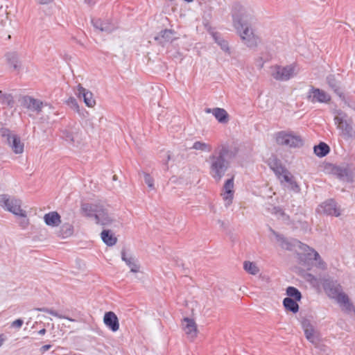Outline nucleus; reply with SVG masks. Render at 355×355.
<instances>
[{
	"label": "nucleus",
	"instance_id": "obj_1",
	"mask_svg": "<svg viewBox=\"0 0 355 355\" xmlns=\"http://www.w3.org/2000/svg\"><path fill=\"white\" fill-rule=\"evenodd\" d=\"M233 25L243 43L250 48L257 45V37L250 29L252 15L239 3H234L232 9Z\"/></svg>",
	"mask_w": 355,
	"mask_h": 355
},
{
	"label": "nucleus",
	"instance_id": "obj_2",
	"mask_svg": "<svg viewBox=\"0 0 355 355\" xmlns=\"http://www.w3.org/2000/svg\"><path fill=\"white\" fill-rule=\"evenodd\" d=\"M21 201L19 199L15 198H10L7 194L0 195V206L15 216L24 218L21 222V226L25 228L28 225V219L26 218V212L21 209Z\"/></svg>",
	"mask_w": 355,
	"mask_h": 355
},
{
	"label": "nucleus",
	"instance_id": "obj_3",
	"mask_svg": "<svg viewBox=\"0 0 355 355\" xmlns=\"http://www.w3.org/2000/svg\"><path fill=\"white\" fill-rule=\"evenodd\" d=\"M209 159L211 161L209 166V174L215 181L219 182L228 169L230 162L218 155H210Z\"/></svg>",
	"mask_w": 355,
	"mask_h": 355
},
{
	"label": "nucleus",
	"instance_id": "obj_4",
	"mask_svg": "<svg viewBox=\"0 0 355 355\" xmlns=\"http://www.w3.org/2000/svg\"><path fill=\"white\" fill-rule=\"evenodd\" d=\"M275 141L278 145L290 148H301L304 146V140L300 135L293 131H279L275 134Z\"/></svg>",
	"mask_w": 355,
	"mask_h": 355
},
{
	"label": "nucleus",
	"instance_id": "obj_5",
	"mask_svg": "<svg viewBox=\"0 0 355 355\" xmlns=\"http://www.w3.org/2000/svg\"><path fill=\"white\" fill-rule=\"evenodd\" d=\"M270 232L275 236L277 241L279 243V246L284 250L292 251L297 246L304 250L309 248L307 245L302 243L297 239L288 240L283 234H279L271 227H270Z\"/></svg>",
	"mask_w": 355,
	"mask_h": 355
},
{
	"label": "nucleus",
	"instance_id": "obj_6",
	"mask_svg": "<svg viewBox=\"0 0 355 355\" xmlns=\"http://www.w3.org/2000/svg\"><path fill=\"white\" fill-rule=\"evenodd\" d=\"M320 214L338 217L340 216V209L335 199L329 198L321 202L316 209Z\"/></svg>",
	"mask_w": 355,
	"mask_h": 355
},
{
	"label": "nucleus",
	"instance_id": "obj_7",
	"mask_svg": "<svg viewBox=\"0 0 355 355\" xmlns=\"http://www.w3.org/2000/svg\"><path fill=\"white\" fill-rule=\"evenodd\" d=\"M306 99L312 103H328L331 98L324 90L311 85L306 94Z\"/></svg>",
	"mask_w": 355,
	"mask_h": 355
},
{
	"label": "nucleus",
	"instance_id": "obj_8",
	"mask_svg": "<svg viewBox=\"0 0 355 355\" xmlns=\"http://www.w3.org/2000/svg\"><path fill=\"white\" fill-rule=\"evenodd\" d=\"M326 169L329 173L334 175L340 180H345L352 182L353 180L352 173L347 166H338L334 164H329L326 166Z\"/></svg>",
	"mask_w": 355,
	"mask_h": 355
},
{
	"label": "nucleus",
	"instance_id": "obj_9",
	"mask_svg": "<svg viewBox=\"0 0 355 355\" xmlns=\"http://www.w3.org/2000/svg\"><path fill=\"white\" fill-rule=\"evenodd\" d=\"M81 211L84 215L88 217H94L96 223H101L103 225L109 224L111 220L108 216L101 218V214L98 213V206L91 203H83L81 205Z\"/></svg>",
	"mask_w": 355,
	"mask_h": 355
},
{
	"label": "nucleus",
	"instance_id": "obj_10",
	"mask_svg": "<svg viewBox=\"0 0 355 355\" xmlns=\"http://www.w3.org/2000/svg\"><path fill=\"white\" fill-rule=\"evenodd\" d=\"M294 71L295 67L293 65L276 66V70L272 72V76L277 80L286 81L294 76Z\"/></svg>",
	"mask_w": 355,
	"mask_h": 355
},
{
	"label": "nucleus",
	"instance_id": "obj_11",
	"mask_svg": "<svg viewBox=\"0 0 355 355\" xmlns=\"http://www.w3.org/2000/svg\"><path fill=\"white\" fill-rule=\"evenodd\" d=\"M337 114L338 116L335 118V120L338 123L339 128L342 129L343 134L348 137H354L355 132L352 125L344 119L346 114L340 110L337 111Z\"/></svg>",
	"mask_w": 355,
	"mask_h": 355
},
{
	"label": "nucleus",
	"instance_id": "obj_12",
	"mask_svg": "<svg viewBox=\"0 0 355 355\" xmlns=\"http://www.w3.org/2000/svg\"><path fill=\"white\" fill-rule=\"evenodd\" d=\"M22 105L29 110L40 113L43 107V102L30 96L23 97Z\"/></svg>",
	"mask_w": 355,
	"mask_h": 355
},
{
	"label": "nucleus",
	"instance_id": "obj_13",
	"mask_svg": "<svg viewBox=\"0 0 355 355\" xmlns=\"http://www.w3.org/2000/svg\"><path fill=\"white\" fill-rule=\"evenodd\" d=\"M326 82L329 87L334 91V92L339 96L341 100H345V94L342 92L340 85L341 82L338 80L335 74H329L326 77Z\"/></svg>",
	"mask_w": 355,
	"mask_h": 355
},
{
	"label": "nucleus",
	"instance_id": "obj_14",
	"mask_svg": "<svg viewBox=\"0 0 355 355\" xmlns=\"http://www.w3.org/2000/svg\"><path fill=\"white\" fill-rule=\"evenodd\" d=\"M77 95L80 98H83L85 104L92 107L96 104V101L93 98V94L88 89L83 87L80 84L77 86Z\"/></svg>",
	"mask_w": 355,
	"mask_h": 355
},
{
	"label": "nucleus",
	"instance_id": "obj_15",
	"mask_svg": "<svg viewBox=\"0 0 355 355\" xmlns=\"http://www.w3.org/2000/svg\"><path fill=\"white\" fill-rule=\"evenodd\" d=\"M103 322L106 327L113 332H116L119 329L118 317L113 311L105 312L103 317Z\"/></svg>",
	"mask_w": 355,
	"mask_h": 355
},
{
	"label": "nucleus",
	"instance_id": "obj_16",
	"mask_svg": "<svg viewBox=\"0 0 355 355\" xmlns=\"http://www.w3.org/2000/svg\"><path fill=\"white\" fill-rule=\"evenodd\" d=\"M175 34V31L172 29H164L161 31L157 35H156L154 39L157 41L160 45L164 46L167 42H172L176 38L174 37V35Z\"/></svg>",
	"mask_w": 355,
	"mask_h": 355
},
{
	"label": "nucleus",
	"instance_id": "obj_17",
	"mask_svg": "<svg viewBox=\"0 0 355 355\" xmlns=\"http://www.w3.org/2000/svg\"><path fill=\"white\" fill-rule=\"evenodd\" d=\"M267 164L278 178H280L281 174L286 168L283 166L281 160L275 155L270 157L268 159Z\"/></svg>",
	"mask_w": 355,
	"mask_h": 355
},
{
	"label": "nucleus",
	"instance_id": "obj_18",
	"mask_svg": "<svg viewBox=\"0 0 355 355\" xmlns=\"http://www.w3.org/2000/svg\"><path fill=\"white\" fill-rule=\"evenodd\" d=\"M239 152V148L238 146H230L226 144L220 146V148L218 152V155L222 156L224 159H232L235 158Z\"/></svg>",
	"mask_w": 355,
	"mask_h": 355
},
{
	"label": "nucleus",
	"instance_id": "obj_19",
	"mask_svg": "<svg viewBox=\"0 0 355 355\" xmlns=\"http://www.w3.org/2000/svg\"><path fill=\"white\" fill-rule=\"evenodd\" d=\"M121 255L122 261L130 268V272L137 273L139 271L140 266L138 264V260L132 255L128 257L125 248L121 250Z\"/></svg>",
	"mask_w": 355,
	"mask_h": 355
},
{
	"label": "nucleus",
	"instance_id": "obj_20",
	"mask_svg": "<svg viewBox=\"0 0 355 355\" xmlns=\"http://www.w3.org/2000/svg\"><path fill=\"white\" fill-rule=\"evenodd\" d=\"M205 112L207 113H212L216 119L220 123H227L229 121V114L223 108H207Z\"/></svg>",
	"mask_w": 355,
	"mask_h": 355
},
{
	"label": "nucleus",
	"instance_id": "obj_21",
	"mask_svg": "<svg viewBox=\"0 0 355 355\" xmlns=\"http://www.w3.org/2000/svg\"><path fill=\"white\" fill-rule=\"evenodd\" d=\"M234 176L231 178L227 179L223 185V199L227 200L228 203L232 202L234 190Z\"/></svg>",
	"mask_w": 355,
	"mask_h": 355
},
{
	"label": "nucleus",
	"instance_id": "obj_22",
	"mask_svg": "<svg viewBox=\"0 0 355 355\" xmlns=\"http://www.w3.org/2000/svg\"><path fill=\"white\" fill-rule=\"evenodd\" d=\"M183 329L185 333L191 335V337H196L197 335V325L193 319L185 317L182 320Z\"/></svg>",
	"mask_w": 355,
	"mask_h": 355
},
{
	"label": "nucleus",
	"instance_id": "obj_23",
	"mask_svg": "<svg viewBox=\"0 0 355 355\" xmlns=\"http://www.w3.org/2000/svg\"><path fill=\"white\" fill-rule=\"evenodd\" d=\"M44 220L48 226L58 227L61 223V216L57 211H51L44 214Z\"/></svg>",
	"mask_w": 355,
	"mask_h": 355
},
{
	"label": "nucleus",
	"instance_id": "obj_24",
	"mask_svg": "<svg viewBox=\"0 0 355 355\" xmlns=\"http://www.w3.org/2000/svg\"><path fill=\"white\" fill-rule=\"evenodd\" d=\"M8 142L16 154L23 153L24 144L21 143L20 137L17 135H13L11 138H8Z\"/></svg>",
	"mask_w": 355,
	"mask_h": 355
},
{
	"label": "nucleus",
	"instance_id": "obj_25",
	"mask_svg": "<svg viewBox=\"0 0 355 355\" xmlns=\"http://www.w3.org/2000/svg\"><path fill=\"white\" fill-rule=\"evenodd\" d=\"M101 237L103 243L109 247L114 245L117 242V238L114 236L112 230L108 229L103 230L101 232Z\"/></svg>",
	"mask_w": 355,
	"mask_h": 355
},
{
	"label": "nucleus",
	"instance_id": "obj_26",
	"mask_svg": "<svg viewBox=\"0 0 355 355\" xmlns=\"http://www.w3.org/2000/svg\"><path fill=\"white\" fill-rule=\"evenodd\" d=\"M330 152V147L325 142L320 141L313 147V153L318 157H324Z\"/></svg>",
	"mask_w": 355,
	"mask_h": 355
},
{
	"label": "nucleus",
	"instance_id": "obj_27",
	"mask_svg": "<svg viewBox=\"0 0 355 355\" xmlns=\"http://www.w3.org/2000/svg\"><path fill=\"white\" fill-rule=\"evenodd\" d=\"M211 35L214 40V42L220 46V49L225 52H230V48L228 45V42L225 40L222 36L221 34L218 32L211 31Z\"/></svg>",
	"mask_w": 355,
	"mask_h": 355
},
{
	"label": "nucleus",
	"instance_id": "obj_28",
	"mask_svg": "<svg viewBox=\"0 0 355 355\" xmlns=\"http://www.w3.org/2000/svg\"><path fill=\"white\" fill-rule=\"evenodd\" d=\"M297 302L298 301L292 300L290 297H285L283 300V306L286 311H290L293 313H297L300 309Z\"/></svg>",
	"mask_w": 355,
	"mask_h": 355
},
{
	"label": "nucleus",
	"instance_id": "obj_29",
	"mask_svg": "<svg viewBox=\"0 0 355 355\" xmlns=\"http://www.w3.org/2000/svg\"><path fill=\"white\" fill-rule=\"evenodd\" d=\"M0 103L12 108L15 105V100L11 94L3 93L0 90Z\"/></svg>",
	"mask_w": 355,
	"mask_h": 355
},
{
	"label": "nucleus",
	"instance_id": "obj_30",
	"mask_svg": "<svg viewBox=\"0 0 355 355\" xmlns=\"http://www.w3.org/2000/svg\"><path fill=\"white\" fill-rule=\"evenodd\" d=\"M73 233V226L69 223L63 224L59 230L58 235L62 238L71 236Z\"/></svg>",
	"mask_w": 355,
	"mask_h": 355
},
{
	"label": "nucleus",
	"instance_id": "obj_31",
	"mask_svg": "<svg viewBox=\"0 0 355 355\" xmlns=\"http://www.w3.org/2000/svg\"><path fill=\"white\" fill-rule=\"evenodd\" d=\"M8 64L15 71H19L21 68V64L19 62L17 55L15 53H8L6 55Z\"/></svg>",
	"mask_w": 355,
	"mask_h": 355
},
{
	"label": "nucleus",
	"instance_id": "obj_32",
	"mask_svg": "<svg viewBox=\"0 0 355 355\" xmlns=\"http://www.w3.org/2000/svg\"><path fill=\"white\" fill-rule=\"evenodd\" d=\"M286 291L288 295L287 297H290L292 300L300 301L302 297L301 292L294 286H288Z\"/></svg>",
	"mask_w": 355,
	"mask_h": 355
},
{
	"label": "nucleus",
	"instance_id": "obj_33",
	"mask_svg": "<svg viewBox=\"0 0 355 355\" xmlns=\"http://www.w3.org/2000/svg\"><path fill=\"white\" fill-rule=\"evenodd\" d=\"M299 320L300 322L302 328L304 330V334H306V331H308V332H313L315 331V328L309 319L300 315Z\"/></svg>",
	"mask_w": 355,
	"mask_h": 355
},
{
	"label": "nucleus",
	"instance_id": "obj_34",
	"mask_svg": "<svg viewBox=\"0 0 355 355\" xmlns=\"http://www.w3.org/2000/svg\"><path fill=\"white\" fill-rule=\"evenodd\" d=\"M66 104L70 107L71 108L72 110H73L75 112H78L80 115H83L84 116V114L83 112H85V110H83L82 111L80 110V107H79V105L78 103V101L77 100L73 97V96H71L69 97L67 101H66Z\"/></svg>",
	"mask_w": 355,
	"mask_h": 355
},
{
	"label": "nucleus",
	"instance_id": "obj_35",
	"mask_svg": "<svg viewBox=\"0 0 355 355\" xmlns=\"http://www.w3.org/2000/svg\"><path fill=\"white\" fill-rule=\"evenodd\" d=\"M297 259L299 260V263L304 266H309L310 263L311 262V256L312 254L308 253H297Z\"/></svg>",
	"mask_w": 355,
	"mask_h": 355
},
{
	"label": "nucleus",
	"instance_id": "obj_36",
	"mask_svg": "<svg viewBox=\"0 0 355 355\" xmlns=\"http://www.w3.org/2000/svg\"><path fill=\"white\" fill-rule=\"evenodd\" d=\"M306 338L312 344L317 346L320 341V334L315 330L313 332H308V331H306V334H304Z\"/></svg>",
	"mask_w": 355,
	"mask_h": 355
},
{
	"label": "nucleus",
	"instance_id": "obj_37",
	"mask_svg": "<svg viewBox=\"0 0 355 355\" xmlns=\"http://www.w3.org/2000/svg\"><path fill=\"white\" fill-rule=\"evenodd\" d=\"M243 268L247 272L251 275H257L259 271L256 264L249 261H244Z\"/></svg>",
	"mask_w": 355,
	"mask_h": 355
},
{
	"label": "nucleus",
	"instance_id": "obj_38",
	"mask_svg": "<svg viewBox=\"0 0 355 355\" xmlns=\"http://www.w3.org/2000/svg\"><path fill=\"white\" fill-rule=\"evenodd\" d=\"M191 148L204 152H210L212 149L211 145L200 141H195Z\"/></svg>",
	"mask_w": 355,
	"mask_h": 355
},
{
	"label": "nucleus",
	"instance_id": "obj_39",
	"mask_svg": "<svg viewBox=\"0 0 355 355\" xmlns=\"http://www.w3.org/2000/svg\"><path fill=\"white\" fill-rule=\"evenodd\" d=\"M38 311L48 313L50 315L57 317L58 318H66L69 320H72L71 319L69 318L68 317H65L60 313H58L56 311L46 308V307H42V308H37L36 309Z\"/></svg>",
	"mask_w": 355,
	"mask_h": 355
},
{
	"label": "nucleus",
	"instance_id": "obj_40",
	"mask_svg": "<svg viewBox=\"0 0 355 355\" xmlns=\"http://www.w3.org/2000/svg\"><path fill=\"white\" fill-rule=\"evenodd\" d=\"M116 28V26L108 20L103 21L102 23L101 32L110 33Z\"/></svg>",
	"mask_w": 355,
	"mask_h": 355
},
{
	"label": "nucleus",
	"instance_id": "obj_41",
	"mask_svg": "<svg viewBox=\"0 0 355 355\" xmlns=\"http://www.w3.org/2000/svg\"><path fill=\"white\" fill-rule=\"evenodd\" d=\"M60 137L64 139L66 141L72 143L74 141V137L73 132L67 129H64L61 130L60 132Z\"/></svg>",
	"mask_w": 355,
	"mask_h": 355
},
{
	"label": "nucleus",
	"instance_id": "obj_42",
	"mask_svg": "<svg viewBox=\"0 0 355 355\" xmlns=\"http://www.w3.org/2000/svg\"><path fill=\"white\" fill-rule=\"evenodd\" d=\"M293 176L291 175V173L288 171L287 168H286L284 172L280 175V178H279L281 182L284 181L286 183L290 182L291 181V178Z\"/></svg>",
	"mask_w": 355,
	"mask_h": 355
},
{
	"label": "nucleus",
	"instance_id": "obj_43",
	"mask_svg": "<svg viewBox=\"0 0 355 355\" xmlns=\"http://www.w3.org/2000/svg\"><path fill=\"white\" fill-rule=\"evenodd\" d=\"M287 183L288 184V188L295 193H299L300 191V187L297 182L295 180L294 177L291 178V181L290 182Z\"/></svg>",
	"mask_w": 355,
	"mask_h": 355
},
{
	"label": "nucleus",
	"instance_id": "obj_44",
	"mask_svg": "<svg viewBox=\"0 0 355 355\" xmlns=\"http://www.w3.org/2000/svg\"><path fill=\"white\" fill-rule=\"evenodd\" d=\"M144 182L148 185V187L153 189H154V180L153 178L150 176L148 173H144Z\"/></svg>",
	"mask_w": 355,
	"mask_h": 355
},
{
	"label": "nucleus",
	"instance_id": "obj_45",
	"mask_svg": "<svg viewBox=\"0 0 355 355\" xmlns=\"http://www.w3.org/2000/svg\"><path fill=\"white\" fill-rule=\"evenodd\" d=\"M102 23H103V20H101V19H92V24L93 26L96 29H98L101 31V28H102Z\"/></svg>",
	"mask_w": 355,
	"mask_h": 355
},
{
	"label": "nucleus",
	"instance_id": "obj_46",
	"mask_svg": "<svg viewBox=\"0 0 355 355\" xmlns=\"http://www.w3.org/2000/svg\"><path fill=\"white\" fill-rule=\"evenodd\" d=\"M0 135L3 137L11 138L10 130L6 128H0Z\"/></svg>",
	"mask_w": 355,
	"mask_h": 355
},
{
	"label": "nucleus",
	"instance_id": "obj_47",
	"mask_svg": "<svg viewBox=\"0 0 355 355\" xmlns=\"http://www.w3.org/2000/svg\"><path fill=\"white\" fill-rule=\"evenodd\" d=\"M24 324V320L21 318H18L15 320H14L12 324H11V327H15V328H17V329H19L21 327V326L23 325Z\"/></svg>",
	"mask_w": 355,
	"mask_h": 355
},
{
	"label": "nucleus",
	"instance_id": "obj_48",
	"mask_svg": "<svg viewBox=\"0 0 355 355\" xmlns=\"http://www.w3.org/2000/svg\"><path fill=\"white\" fill-rule=\"evenodd\" d=\"M309 249L311 251V252H309V253L312 254L311 261H318L321 258L319 253L317 251H315L313 249H310V248H309Z\"/></svg>",
	"mask_w": 355,
	"mask_h": 355
},
{
	"label": "nucleus",
	"instance_id": "obj_49",
	"mask_svg": "<svg viewBox=\"0 0 355 355\" xmlns=\"http://www.w3.org/2000/svg\"><path fill=\"white\" fill-rule=\"evenodd\" d=\"M344 102L345 105H347L349 107L352 108L354 110V106L355 105V103L352 102L349 100V98H346L345 96V100H341Z\"/></svg>",
	"mask_w": 355,
	"mask_h": 355
},
{
	"label": "nucleus",
	"instance_id": "obj_50",
	"mask_svg": "<svg viewBox=\"0 0 355 355\" xmlns=\"http://www.w3.org/2000/svg\"><path fill=\"white\" fill-rule=\"evenodd\" d=\"M317 261V266L319 268H321L322 270L326 269V268H327L326 263L321 258L318 261Z\"/></svg>",
	"mask_w": 355,
	"mask_h": 355
},
{
	"label": "nucleus",
	"instance_id": "obj_51",
	"mask_svg": "<svg viewBox=\"0 0 355 355\" xmlns=\"http://www.w3.org/2000/svg\"><path fill=\"white\" fill-rule=\"evenodd\" d=\"M273 209L275 214H279L282 216L285 215L284 211L280 207H274Z\"/></svg>",
	"mask_w": 355,
	"mask_h": 355
},
{
	"label": "nucleus",
	"instance_id": "obj_52",
	"mask_svg": "<svg viewBox=\"0 0 355 355\" xmlns=\"http://www.w3.org/2000/svg\"><path fill=\"white\" fill-rule=\"evenodd\" d=\"M52 345L50 344L44 345L42 347H40V351L42 353H44L45 352L48 351L51 348Z\"/></svg>",
	"mask_w": 355,
	"mask_h": 355
},
{
	"label": "nucleus",
	"instance_id": "obj_53",
	"mask_svg": "<svg viewBox=\"0 0 355 355\" xmlns=\"http://www.w3.org/2000/svg\"><path fill=\"white\" fill-rule=\"evenodd\" d=\"M53 0H38L39 4L45 5L51 3Z\"/></svg>",
	"mask_w": 355,
	"mask_h": 355
},
{
	"label": "nucleus",
	"instance_id": "obj_54",
	"mask_svg": "<svg viewBox=\"0 0 355 355\" xmlns=\"http://www.w3.org/2000/svg\"><path fill=\"white\" fill-rule=\"evenodd\" d=\"M5 338L3 334H0V347L3 344L5 341Z\"/></svg>",
	"mask_w": 355,
	"mask_h": 355
},
{
	"label": "nucleus",
	"instance_id": "obj_55",
	"mask_svg": "<svg viewBox=\"0 0 355 355\" xmlns=\"http://www.w3.org/2000/svg\"><path fill=\"white\" fill-rule=\"evenodd\" d=\"M84 2L89 6H93L94 5L95 2L93 1V0H84Z\"/></svg>",
	"mask_w": 355,
	"mask_h": 355
},
{
	"label": "nucleus",
	"instance_id": "obj_56",
	"mask_svg": "<svg viewBox=\"0 0 355 355\" xmlns=\"http://www.w3.org/2000/svg\"><path fill=\"white\" fill-rule=\"evenodd\" d=\"M307 276L311 279V280L317 281V278L312 274L309 273Z\"/></svg>",
	"mask_w": 355,
	"mask_h": 355
},
{
	"label": "nucleus",
	"instance_id": "obj_57",
	"mask_svg": "<svg viewBox=\"0 0 355 355\" xmlns=\"http://www.w3.org/2000/svg\"><path fill=\"white\" fill-rule=\"evenodd\" d=\"M46 329L43 328V329H40V330L38 331V334H39L40 335H44V334H46Z\"/></svg>",
	"mask_w": 355,
	"mask_h": 355
},
{
	"label": "nucleus",
	"instance_id": "obj_58",
	"mask_svg": "<svg viewBox=\"0 0 355 355\" xmlns=\"http://www.w3.org/2000/svg\"><path fill=\"white\" fill-rule=\"evenodd\" d=\"M184 1L187 2V3H191L192 2L193 0H184Z\"/></svg>",
	"mask_w": 355,
	"mask_h": 355
},
{
	"label": "nucleus",
	"instance_id": "obj_59",
	"mask_svg": "<svg viewBox=\"0 0 355 355\" xmlns=\"http://www.w3.org/2000/svg\"><path fill=\"white\" fill-rule=\"evenodd\" d=\"M113 180H116V175H114L113 176Z\"/></svg>",
	"mask_w": 355,
	"mask_h": 355
},
{
	"label": "nucleus",
	"instance_id": "obj_60",
	"mask_svg": "<svg viewBox=\"0 0 355 355\" xmlns=\"http://www.w3.org/2000/svg\"><path fill=\"white\" fill-rule=\"evenodd\" d=\"M354 110L355 111V105L354 106Z\"/></svg>",
	"mask_w": 355,
	"mask_h": 355
}]
</instances>
